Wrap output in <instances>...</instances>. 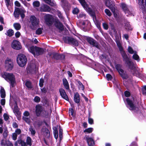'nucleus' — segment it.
<instances>
[{"label": "nucleus", "mask_w": 146, "mask_h": 146, "mask_svg": "<svg viewBox=\"0 0 146 146\" xmlns=\"http://www.w3.org/2000/svg\"><path fill=\"white\" fill-rule=\"evenodd\" d=\"M106 6L108 7L113 13L115 12V8L113 2L110 0H107L106 2Z\"/></svg>", "instance_id": "11"}, {"label": "nucleus", "mask_w": 146, "mask_h": 146, "mask_svg": "<svg viewBox=\"0 0 146 146\" xmlns=\"http://www.w3.org/2000/svg\"><path fill=\"white\" fill-rule=\"evenodd\" d=\"M27 143V145L31 146L32 145L31 139L29 137H28L26 140Z\"/></svg>", "instance_id": "36"}, {"label": "nucleus", "mask_w": 146, "mask_h": 146, "mask_svg": "<svg viewBox=\"0 0 146 146\" xmlns=\"http://www.w3.org/2000/svg\"><path fill=\"white\" fill-rule=\"evenodd\" d=\"M12 48L14 49L19 50L22 48V46L20 42L17 40H14L11 44Z\"/></svg>", "instance_id": "12"}, {"label": "nucleus", "mask_w": 146, "mask_h": 146, "mask_svg": "<svg viewBox=\"0 0 146 146\" xmlns=\"http://www.w3.org/2000/svg\"><path fill=\"white\" fill-rule=\"evenodd\" d=\"M35 108L36 113L37 117L39 116L42 112L44 111V108L42 106L40 105H36Z\"/></svg>", "instance_id": "13"}, {"label": "nucleus", "mask_w": 146, "mask_h": 146, "mask_svg": "<svg viewBox=\"0 0 146 146\" xmlns=\"http://www.w3.org/2000/svg\"><path fill=\"white\" fill-rule=\"evenodd\" d=\"M63 84L65 88L67 90H68L69 89V87L68 82L67 80L64 78L63 80Z\"/></svg>", "instance_id": "24"}, {"label": "nucleus", "mask_w": 146, "mask_h": 146, "mask_svg": "<svg viewBox=\"0 0 146 146\" xmlns=\"http://www.w3.org/2000/svg\"><path fill=\"white\" fill-rule=\"evenodd\" d=\"M123 59V60L125 63L127 64L129 68L131 70H132L134 67L133 63L130 61V59L128 57L125 51L120 53Z\"/></svg>", "instance_id": "4"}, {"label": "nucleus", "mask_w": 146, "mask_h": 146, "mask_svg": "<svg viewBox=\"0 0 146 146\" xmlns=\"http://www.w3.org/2000/svg\"><path fill=\"white\" fill-rule=\"evenodd\" d=\"M29 130L31 132V134L33 135H34L35 133V131L34 129H33L32 127H31L29 129Z\"/></svg>", "instance_id": "49"}, {"label": "nucleus", "mask_w": 146, "mask_h": 146, "mask_svg": "<svg viewBox=\"0 0 146 146\" xmlns=\"http://www.w3.org/2000/svg\"><path fill=\"white\" fill-rule=\"evenodd\" d=\"M8 131L5 130L4 131L3 133V136L4 138H6L8 135Z\"/></svg>", "instance_id": "53"}, {"label": "nucleus", "mask_w": 146, "mask_h": 146, "mask_svg": "<svg viewBox=\"0 0 146 146\" xmlns=\"http://www.w3.org/2000/svg\"><path fill=\"white\" fill-rule=\"evenodd\" d=\"M18 143L21 145V146H26V143L23 140L20 139L18 140Z\"/></svg>", "instance_id": "34"}, {"label": "nucleus", "mask_w": 146, "mask_h": 146, "mask_svg": "<svg viewBox=\"0 0 146 146\" xmlns=\"http://www.w3.org/2000/svg\"><path fill=\"white\" fill-rule=\"evenodd\" d=\"M132 58L134 59L137 60L138 61H139L140 60L139 57V56L137 54V52L136 51H135L134 54L132 56Z\"/></svg>", "instance_id": "31"}, {"label": "nucleus", "mask_w": 146, "mask_h": 146, "mask_svg": "<svg viewBox=\"0 0 146 146\" xmlns=\"http://www.w3.org/2000/svg\"><path fill=\"white\" fill-rule=\"evenodd\" d=\"M45 21L48 25H51L52 23V16L49 15H47L45 17Z\"/></svg>", "instance_id": "17"}, {"label": "nucleus", "mask_w": 146, "mask_h": 146, "mask_svg": "<svg viewBox=\"0 0 146 146\" xmlns=\"http://www.w3.org/2000/svg\"><path fill=\"white\" fill-rule=\"evenodd\" d=\"M13 25L15 29L17 30H19L21 29V25L19 23H15Z\"/></svg>", "instance_id": "33"}, {"label": "nucleus", "mask_w": 146, "mask_h": 146, "mask_svg": "<svg viewBox=\"0 0 146 146\" xmlns=\"http://www.w3.org/2000/svg\"><path fill=\"white\" fill-rule=\"evenodd\" d=\"M17 61L19 66L23 67L26 64L27 62V59L25 55L22 54H20L18 55Z\"/></svg>", "instance_id": "3"}, {"label": "nucleus", "mask_w": 146, "mask_h": 146, "mask_svg": "<svg viewBox=\"0 0 146 146\" xmlns=\"http://www.w3.org/2000/svg\"><path fill=\"white\" fill-rule=\"evenodd\" d=\"M106 78L108 80H111L112 78V76L109 74H108L106 75Z\"/></svg>", "instance_id": "55"}, {"label": "nucleus", "mask_w": 146, "mask_h": 146, "mask_svg": "<svg viewBox=\"0 0 146 146\" xmlns=\"http://www.w3.org/2000/svg\"><path fill=\"white\" fill-rule=\"evenodd\" d=\"M43 30V28H38L36 31V33L37 35H40L42 33V30Z\"/></svg>", "instance_id": "39"}, {"label": "nucleus", "mask_w": 146, "mask_h": 146, "mask_svg": "<svg viewBox=\"0 0 146 146\" xmlns=\"http://www.w3.org/2000/svg\"><path fill=\"white\" fill-rule=\"evenodd\" d=\"M5 1L6 5L7 7H8V6L11 5L10 1V0H5Z\"/></svg>", "instance_id": "57"}, {"label": "nucleus", "mask_w": 146, "mask_h": 146, "mask_svg": "<svg viewBox=\"0 0 146 146\" xmlns=\"http://www.w3.org/2000/svg\"><path fill=\"white\" fill-rule=\"evenodd\" d=\"M87 41L93 46L95 47L98 49H100V44L96 40L93 38L88 37L86 38Z\"/></svg>", "instance_id": "8"}, {"label": "nucleus", "mask_w": 146, "mask_h": 146, "mask_svg": "<svg viewBox=\"0 0 146 146\" xmlns=\"http://www.w3.org/2000/svg\"><path fill=\"white\" fill-rule=\"evenodd\" d=\"M121 77L123 79H126L128 78V76L127 75L124 73V70H121V72L119 73Z\"/></svg>", "instance_id": "27"}, {"label": "nucleus", "mask_w": 146, "mask_h": 146, "mask_svg": "<svg viewBox=\"0 0 146 146\" xmlns=\"http://www.w3.org/2000/svg\"><path fill=\"white\" fill-rule=\"evenodd\" d=\"M78 83L79 84L80 87L83 90L84 89V86L83 85L80 81H78Z\"/></svg>", "instance_id": "62"}, {"label": "nucleus", "mask_w": 146, "mask_h": 146, "mask_svg": "<svg viewBox=\"0 0 146 146\" xmlns=\"http://www.w3.org/2000/svg\"><path fill=\"white\" fill-rule=\"evenodd\" d=\"M1 76L6 80L10 82L12 87L14 86L15 83V78L13 74L4 72L2 74Z\"/></svg>", "instance_id": "1"}, {"label": "nucleus", "mask_w": 146, "mask_h": 146, "mask_svg": "<svg viewBox=\"0 0 146 146\" xmlns=\"http://www.w3.org/2000/svg\"><path fill=\"white\" fill-rule=\"evenodd\" d=\"M24 117H28L30 115V113L29 111H25L23 113Z\"/></svg>", "instance_id": "54"}, {"label": "nucleus", "mask_w": 146, "mask_h": 146, "mask_svg": "<svg viewBox=\"0 0 146 146\" xmlns=\"http://www.w3.org/2000/svg\"><path fill=\"white\" fill-rule=\"evenodd\" d=\"M59 91L61 97L65 100H68V98L65 90L62 88H60L59 89Z\"/></svg>", "instance_id": "18"}, {"label": "nucleus", "mask_w": 146, "mask_h": 146, "mask_svg": "<svg viewBox=\"0 0 146 146\" xmlns=\"http://www.w3.org/2000/svg\"><path fill=\"white\" fill-rule=\"evenodd\" d=\"M41 90L42 92L44 94H45L47 91L46 89L45 88L41 89Z\"/></svg>", "instance_id": "59"}, {"label": "nucleus", "mask_w": 146, "mask_h": 146, "mask_svg": "<svg viewBox=\"0 0 146 146\" xmlns=\"http://www.w3.org/2000/svg\"><path fill=\"white\" fill-rule=\"evenodd\" d=\"M5 66L7 70H11L13 66L12 61L10 59H7L5 61Z\"/></svg>", "instance_id": "10"}, {"label": "nucleus", "mask_w": 146, "mask_h": 146, "mask_svg": "<svg viewBox=\"0 0 146 146\" xmlns=\"http://www.w3.org/2000/svg\"><path fill=\"white\" fill-rule=\"evenodd\" d=\"M4 119L5 121H7L9 118V116L7 113H5L3 115Z\"/></svg>", "instance_id": "50"}, {"label": "nucleus", "mask_w": 146, "mask_h": 146, "mask_svg": "<svg viewBox=\"0 0 146 146\" xmlns=\"http://www.w3.org/2000/svg\"><path fill=\"white\" fill-rule=\"evenodd\" d=\"M54 25L56 27L60 30L62 31L64 29V26L59 21L57 20L55 21Z\"/></svg>", "instance_id": "21"}, {"label": "nucleus", "mask_w": 146, "mask_h": 146, "mask_svg": "<svg viewBox=\"0 0 146 146\" xmlns=\"http://www.w3.org/2000/svg\"><path fill=\"white\" fill-rule=\"evenodd\" d=\"M62 129H60L59 131V137L60 139H61L62 137Z\"/></svg>", "instance_id": "47"}, {"label": "nucleus", "mask_w": 146, "mask_h": 146, "mask_svg": "<svg viewBox=\"0 0 146 146\" xmlns=\"http://www.w3.org/2000/svg\"><path fill=\"white\" fill-rule=\"evenodd\" d=\"M1 96L2 98H5V92L2 87H1L0 91Z\"/></svg>", "instance_id": "28"}, {"label": "nucleus", "mask_w": 146, "mask_h": 146, "mask_svg": "<svg viewBox=\"0 0 146 146\" xmlns=\"http://www.w3.org/2000/svg\"><path fill=\"white\" fill-rule=\"evenodd\" d=\"M33 4L34 6L38 7H39L40 4L39 1H34L33 3Z\"/></svg>", "instance_id": "42"}, {"label": "nucleus", "mask_w": 146, "mask_h": 146, "mask_svg": "<svg viewBox=\"0 0 146 146\" xmlns=\"http://www.w3.org/2000/svg\"><path fill=\"white\" fill-rule=\"evenodd\" d=\"M48 55L52 59L56 60H63L64 59L65 56L63 54H60L55 52H51L48 54Z\"/></svg>", "instance_id": "7"}, {"label": "nucleus", "mask_w": 146, "mask_h": 146, "mask_svg": "<svg viewBox=\"0 0 146 146\" xmlns=\"http://www.w3.org/2000/svg\"><path fill=\"white\" fill-rule=\"evenodd\" d=\"M65 42L69 44H71L77 46H78V42L75 39L70 37H66L63 38Z\"/></svg>", "instance_id": "6"}, {"label": "nucleus", "mask_w": 146, "mask_h": 146, "mask_svg": "<svg viewBox=\"0 0 146 146\" xmlns=\"http://www.w3.org/2000/svg\"><path fill=\"white\" fill-rule=\"evenodd\" d=\"M42 131L43 133V134L45 137V138H49L50 134L48 130L46 128H44L42 129Z\"/></svg>", "instance_id": "20"}, {"label": "nucleus", "mask_w": 146, "mask_h": 146, "mask_svg": "<svg viewBox=\"0 0 146 146\" xmlns=\"http://www.w3.org/2000/svg\"><path fill=\"white\" fill-rule=\"evenodd\" d=\"M13 112L15 115H21V112L19 111L18 107L17 105L15 106L14 108Z\"/></svg>", "instance_id": "26"}, {"label": "nucleus", "mask_w": 146, "mask_h": 146, "mask_svg": "<svg viewBox=\"0 0 146 146\" xmlns=\"http://www.w3.org/2000/svg\"><path fill=\"white\" fill-rule=\"evenodd\" d=\"M19 135L21 133V130L20 129H17L15 131V133Z\"/></svg>", "instance_id": "56"}, {"label": "nucleus", "mask_w": 146, "mask_h": 146, "mask_svg": "<svg viewBox=\"0 0 146 146\" xmlns=\"http://www.w3.org/2000/svg\"><path fill=\"white\" fill-rule=\"evenodd\" d=\"M103 26L104 28L106 29L107 30L108 29V25L106 23H103Z\"/></svg>", "instance_id": "52"}, {"label": "nucleus", "mask_w": 146, "mask_h": 146, "mask_svg": "<svg viewBox=\"0 0 146 146\" xmlns=\"http://www.w3.org/2000/svg\"><path fill=\"white\" fill-rule=\"evenodd\" d=\"M115 68L116 69L118 70L119 73L121 72V70H123L121 68V65L119 64H117L115 66Z\"/></svg>", "instance_id": "38"}, {"label": "nucleus", "mask_w": 146, "mask_h": 146, "mask_svg": "<svg viewBox=\"0 0 146 146\" xmlns=\"http://www.w3.org/2000/svg\"><path fill=\"white\" fill-rule=\"evenodd\" d=\"M29 51L35 57L43 54L44 52V49L36 46H32L29 49Z\"/></svg>", "instance_id": "2"}, {"label": "nucleus", "mask_w": 146, "mask_h": 146, "mask_svg": "<svg viewBox=\"0 0 146 146\" xmlns=\"http://www.w3.org/2000/svg\"><path fill=\"white\" fill-rule=\"evenodd\" d=\"M54 130V133L55 138L57 139L58 137V133L57 129L56 127H54L53 128Z\"/></svg>", "instance_id": "29"}, {"label": "nucleus", "mask_w": 146, "mask_h": 146, "mask_svg": "<svg viewBox=\"0 0 146 146\" xmlns=\"http://www.w3.org/2000/svg\"><path fill=\"white\" fill-rule=\"evenodd\" d=\"M6 145V146H13V145L12 143L9 141H7Z\"/></svg>", "instance_id": "61"}, {"label": "nucleus", "mask_w": 146, "mask_h": 146, "mask_svg": "<svg viewBox=\"0 0 146 146\" xmlns=\"http://www.w3.org/2000/svg\"><path fill=\"white\" fill-rule=\"evenodd\" d=\"M37 70V68H36V65L34 63L31 64L28 66V71L32 74L35 73Z\"/></svg>", "instance_id": "14"}, {"label": "nucleus", "mask_w": 146, "mask_h": 146, "mask_svg": "<svg viewBox=\"0 0 146 146\" xmlns=\"http://www.w3.org/2000/svg\"><path fill=\"white\" fill-rule=\"evenodd\" d=\"M17 135L16 133H14L12 135V137L13 139L14 140H16L17 139Z\"/></svg>", "instance_id": "58"}, {"label": "nucleus", "mask_w": 146, "mask_h": 146, "mask_svg": "<svg viewBox=\"0 0 146 146\" xmlns=\"http://www.w3.org/2000/svg\"><path fill=\"white\" fill-rule=\"evenodd\" d=\"M14 31L12 29H9L7 31V35L9 36H11L13 35Z\"/></svg>", "instance_id": "37"}, {"label": "nucleus", "mask_w": 146, "mask_h": 146, "mask_svg": "<svg viewBox=\"0 0 146 146\" xmlns=\"http://www.w3.org/2000/svg\"><path fill=\"white\" fill-rule=\"evenodd\" d=\"M23 9L18 8H15L14 12V15L15 17L18 18L20 13L23 12Z\"/></svg>", "instance_id": "19"}, {"label": "nucleus", "mask_w": 146, "mask_h": 146, "mask_svg": "<svg viewBox=\"0 0 146 146\" xmlns=\"http://www.w3.org/2000/svg\"><path fill=\"white\" fill-rule=\"evenodd\" d=\"M128 51L130 54H131L134 53L135 51H134L133 49L130 46L128 48Z\"/></svg>", "instance_id": "43"}, {"label": "nucleus", "mask_w": 146, "mask_h": 146, "mask_svg": "<svg viewBox=\"0 0 146 146\" xmlns=\"http://www.w3.org/2000/svg\"><path fill=\"white\" fill-rule=\"evenodd\" d=\"M82 5L84 8H86L87 7V5L84 0H78Z\"/></svg>", "instance_id": "32"}, {"label": "nucleus", "mask_w": 146, "mask_h": 146, "mask_svg": "<svg viewBox=\"0 0 146 146\" xmlns=\"http://www.w3.org/2000/svg\"><path fill=\"white\" fill-rule=\"evenodd\" d=\"M44 80L42 78H41L39 81V85L40 87H42L43 86Z\"/></svg>", "instance_id": "45"}, {"label": "nucleus", "mask_w": 146, "mask_h": 146, "mask_svg": "<svg viewBox=\"0 0 146 146\" xmlns=\"http://www.w3.org/2000/svg\"><path fill=\"white\" fill-rule=\"evenodd\" d=\"M127 104L130 107L129 109L131 110L134 111H137L139 110V108L138 107L134 105L132 100L128 98L126 100Z\"/></svg>", "instance_id": "9"}, {"label": "nucleus", "mask_w": 146, "mask_h": 146, "mask_svg": "<svg viewBox=\"0 0 146 146\" xmlns=\"http://www.w3.org/2000/svg\"><path fill=\"white\" fill-rule=\"evenodd\" d=\"M88 121L89 123L91 124H92L93 123V119L90 118L89 117L88 118Z\"/></svg>", "instance_id": "63"}, {"label": "nucleus", "mask_w": 146, "mask_h": 146, "mask_svg": "<svg viewBox=\"0 0 146 146\" xmlns=\"http://www.w3.org/2000/svg\"><path fill=\"white\" fill-rule=\"evenodd\" d=\"M25 85L29 89H31L33 88L31 82L29 81H26L25 83Z\"/></svg>", "instance_id": "30"}, {"label": "nucleus", "mask_w": 146, "mask_h": 146, "mask_svg": "<svg viewBox=\"0 0 146 146\" xmlns=\"http://www.w3.org/2000/svg\"><path fill=\"white\" fill-rule=\"evenodd\" d=\"M50 10L49 6L44 4L41 5L40 7V10L42 12H49Z\"/></svg>", "instance_id": "16"}, {"label": "nucleus", "mask_w": 146, "mask_h": 146, "mask_svg": "<svg viewBox=\"0 0 146 146\" xmlns=\"http://www.w3.org/2000/svg\"><path fill=\"white\" fill-rule=\"evenodd\" d=\"M72 12L74 14H76L79 12V10L77 8H75L73 9Z\"/></svg>", "instance_id": "51"}, {"label": "nucleus", "mask_w": 146, "mask_h": 146, "mask_svg": "<svg viewBox=\"0 0 146 146\" xmlns=\"http://www.w3.org/2000/svg\"><path fill=\"white\" fill-rule=\"evenodd\" d=\"M105 11L106 14L108 16H111V13L109 9H106L105 10Z\"/></svg>", "instance_id": "46"}, {"label": "nucleus", "mask_w": 146, "mask_h": 146, "mask_svg": "<svg viewBox=\"0 0 146 146\" xmlns=\"http://www.w3.org/2000/svg\"><path fill=\"white\" fill-rule=\"evenodd\" d=\"M88 144L89 146H92L94 144V142L93 139L91 138L87 137H86Z\"/></svg>", "instance_id": "22"}, {"label": "nucleus", "mask_w": 146, "mask_h": 146, "mask_svg": "<svg viewBox=\"0 0 146 146\" xmlns=\"http://www.w3.org/2000/svg\"><path fill=\"white\" fill-rule=\"evenodd\" d=\"M74 100L77 103H78L80 102L79 95L78 93H76L74 96Z\"/></svg>", "instance_id": "23"}, {"label": "nucleus", "mask_w": 146, "mask_h": 146, "mask_svg": "<svg viewBox=\"0 0 146 146\" xmlns=\"http://www.w3.org/2000/svg\"><path fill=\"white\" fill-rule=\"evenodd\" d=\"M34 100L35 102H38L40 101V98L38 96H36L35 97Z\"/></svg>", "instance_id": "48"}, {"label": "nucleus", "mask_w": 146, "mask_h": 146, "mask_svg": "<svg viewBox=\"0 0 146 146\" xmlns=\"http://www.w3.org/2000/svg\"><path fill=\"white\" fill-rule=\"evenodd\" d=\"M23 119L28 123H29L30 122V118L25 117H23Z\"/></svg>", "instance_id": "41"}, {"label": "nucleus", "mask_w": 146, "mask_h": 146, "mask_svg": "<svg viewBox=\"0 0 146 146\" xmlns=\"http://www.w3.org/2000/svg\"><path fill=\"white\" fill-rule=\"evenodd\" d=\"M45 3L49 4L51 6H53L54 5V3L51 2V0H43Z\"/></svg>", "instance_id": "40"}, {"label": "nucleus", "mask_w": 146, "mask_h": 146, "mask_svg": "<svg viewBox=\"0 0 146 146\" xmlns=\"http://www.w3.org/2000/svg\"><path fill=\"white\" fill-rule=\"evenodd\" d=\"M15 5L18 7H20L21 6L20 3L17 1H15Z\"/></svg>", "instance_id": "64"}, {"label": "nucleus", "mask_w": 146, "mask_h": 146, "mask_svg": "<svg viewBox=\"0 0 146 146\" xmlns=\"http://www.w3.org/2000/svg\"><path fill=\"white\" fill-rule=\"evenodd\" d=\"M122 8L123 9V11L125 12H127L128 11V10L127 7V5L126 4L123 3L121 4Z\"/></svg>", "instance_id": "35"}, {"label": "nucleus", "mask_w": 146, "mask_h": 146, "mask_svg": "<svg viewBox=\"0 0 146 146\" xmlns=\"http://www.w3.org/2000/svg\"><path fill=\"white\" fill-rule=\"evenodd\" d=\"M92 128H88L86 129L85 130L84 132V133L87 132L88 133H91L92 131Z\"/></svg>", "instance_id": "44"}, {"label": "nucleus", "mask_w": 146, "mask_h": 146, "mask_svg": "<svg viewBox=\"0 0 146 146\" xmlns=\"http://www.w3.org/2000/svg\"><path fill=\"white\" fill-rule=\"evenodd\" d=\"M116 43L117 46L119 48L120 53L124 51L119 41V40H117L116 41Z\"/></svg>", "instance_id": "25"}, {"label": "nucleus", "mask_w": 146, "mask_h": 146, "mask_svg": "<svg viewBox=\"0 0 146 146\" xmlns=\"http://www.w3.org/2000/svg\"><path fill=\"white\" fill-rule=\"evenodd\" d=\"M125 95L126 97H128L130 96V93L129 92L126 91L125 92Z\"/></svg>", "instance_id": "60"}, {"label": "nucleus", "mask_w": 146, "mask_h": 146, "mask_svg": "<svg viewBox=\"0 0 146 146\" xmlns=\"http://www.w3.org/2000/svg\"><path fill=\"white\" fill-rule=\"evenodd\" d=\"M139 4L141 6L143 13L146 12V0H139Z\"/></svg>", "instance_id": "15"}, {"label": "nucleus", "mask_w": 146, "mask_h": 146, "mask_svg": "<svg viewBox=\"0 0 146 146\" xmlns=\"http://www.w3.org/2000/svg\"><path fill=\"white\" fill-rule=\"evenodd\" d=\"M30 21L31 23L30 25L31 28L33 30L35 29L39 24V19L34 16H31L30 18Z\"/></svg>", "instance_id": "5"}]
</instances>
